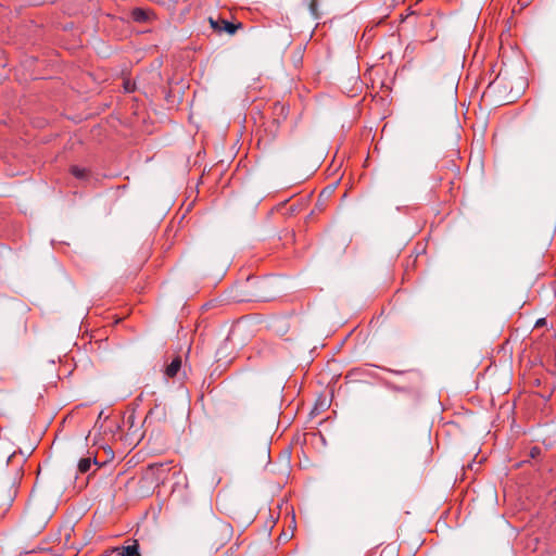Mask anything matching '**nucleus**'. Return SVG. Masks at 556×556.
<instances>
[{"label": "nucleus", "mask_w": 556, "mask_h": 556, "mask_svg": "<svg viewBox=\"0 0 556 556\" xmlns=\"http://www.w3.org/2000/svg\"><path fill=\"white\" fill-rule=\"evenodd\" d=\"M181 368V357L176 356L166 367L165 375L169 378L175 377Z\"/></svg>", "instance_id": "nucleus-3"}, {"label": "nucleus", "mask_w": 556, "mask_h": 556, "mask_svg": "<svg viewBox=\"0 0 556 556\" xmlns=\"http://www.w3.org/2000/svg\"><path fill=\"white\" fill-rule=\"evenodd\" d=\"M151 12L142 8H135L131 11V17L135 22L143 23L150 20Z\"/></svg>", "instance_id": "nucleus-4"}, {"label": "nucleus", "mask_w": 556, "mask_h": 556, "mask_svg": "<svg viewBox=\"0 0 556 556\" xmlns=\"http://www.w3.org/2000/svg\"><path fill=\"white\" fill-rule=\"evenodd\" d=\"M309 11L315 16L318 17L319 15V5L317 0H311L309 3Z\"/></svg>", "instance_id": "nucleus-7"}, {"label": "nucleus", "mask_w": 556, "mask_h": 556, "mask_svg": "<svg viewBox=\"0 0 556 556\" xmlns=\"http://www.w3.org/2000/svg\"><path fill=\"white\" fill-rule=\"evenodd\" d=\"M388 370L391 371V369ZM392 372H394V370H392ZM395 374H402V371L395 370Z\"/></svg>", "instance_id": "nucleus-10"}, {"label": "nucleus", "mask_w": 556, "mask_h": 556, "mask_svg": "<svg viewBox=\"0 0 556 556\" xmlns=\"http://www.w3.org/2000/svg\"><path fill=\"white\" fill-rule=\"evenodd\" d=\"M114 552H116L121 556H141L139 543L137 540L132 541V544L115 547Z\"/></svg>", "instance_id": "nucleus-2"}, {"label": "nucleus", "mask_w": 556, "mask_h": 556, "mask_svg": "<svg viewBox=\"0 0 556 556\" xmlns=\"http://www.w3.org/2000/svg\"><path fill=\"white\" fill-rule=\"evenodd\" d=\"M71 173L79 180H86L89 176V172L86 168L77 165L71 167Z\"/></svg>", "instance_id": "nucleus-6"}, {"label": "nucleus", "mask_w": 556, "mask_h": 556, "mask_svg": "<svg viewBox=\"0 0 556 556\" xmlns=\"http://www.w3.org/2000/svg\"><path fill=\"white\" fill-rule=\"evenodd\" d=\"M124 89L126 92H134L136 90V85L135 83L130 81V80H124Z\"/></svg>", "instance_id": "nucleus-8"}, {"label": "nucleus", "mask_w": 556, "mask_h": 556, "mask_svg": "<svg viewBox=\"0 0 556 556\" xmlns=\"http://www.w3.org/2000/svg\"><path fill=\"white\" fill-rule=\"evenodd\" d=\"M208 21H210V24H211L212 28L217 34H222L223 31H225V33H227L229 35H233L237 31V29H239L242 26L241 23L233 24V23L228 22V21L223 20V18L210 17Z\"/></svg>", "instance_id": "nucleus-1"}, {"label": "nucleus", "mask_w": 556, "mask_h": 556, "mask_svg": "<svg viewBox=\"0 0 556 556\" xmlns=\"http://www.w3.org/2000/svg\"><path fill=\"white\" fill-rule=\"evenodd\" d=\"M97 459L96 458H91V457H87V458H81L79 462H78V471L80 473H86L89 471V469L91 468L92 465H97Z\"/></svg>", "instance_id": "nucleus-5"}, {"label": "nucleus", "mask_w": 556, "mask_h": 556, "mask_svg": "<svg viewBox=\"0 0 556 556\" xmlns=\"http://www.w3.org/2000/svg\"><path fill=\"white\" fill-rule=\"evenodd\" d=\"M545 324H546L545 318H540V319H538V320H536L535 326H536V327H541V326H543V325H545Z\"/></svg>", "instance_id": "nucleus-9"}]
</instances>
